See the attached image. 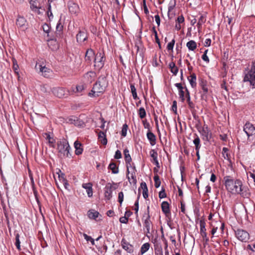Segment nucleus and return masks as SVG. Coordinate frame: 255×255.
I'll return each mask as SVG.
<instances>
[{
    "instance_id": "25",
    "label": "nucleus",
    "mask_w": 255,
    "mask_h": 255,
    "mask_svg": "<svg viewBox=\"0 0 255 255\" xmlns=\"http://www.w3.org/2000/svg\"><path fill=\"white\" fill-rule=\"evenodd\" d=\"M74 147L75 148V154L76 155H80L83 152V148L81 147L82 144L78 140L74 142Z\"/></svg>"
},
{
    "instance_id": "9",
    "label": "nucleus",
    "mask_w": 255,
    "mask_h": 255,
    "mask_svg": "<svg viewBox=\"0 0 255 255\" xmlns=\"http://www.w3.org/2000/svg\"><path fill=\"white\" fill-rule=\"evenodd\" d=\"M198 130L203 140L208 141L211 138L212 134L207 125H204L203 127L198 128Z\"/></svg>"
},
{
    "instance_id": "53",
    "label": "nucleus",
    "mask_w": 255,
    "mask_h": 255,
    "mask_svg": "<svg viewBox=\"0 0 255 255\" xmlns=\"http://www.w3.org/2000/svg\"><path fill=\"white\" fill-rule=\"evenodd\" d=\"M205 19L203 16H201L197 23V25H198V27H199L200 26H201L203 23L205 22Z\"/></svg>"
},
{
    "instance_id": "46",
    "label": "nucleus",
    "mask_w": 255,
    "mask_h": 255,
    "mask_svg": "<svg viewBox=\"0 0 255 255\" xmlns=\"http://www.w3.org/2000/svg\"><path fill=\"white\" fill-rule=\"evenodd\" d=\"M42 28H43L44 32H45L46 33H47L48 35V33L50 32V28L49 25L46 23H44L42 25Z\"/></svg>"
},
{
    "instance_id": "40",
    "label": "nucleus",
    "mask_w": 255,
    "mask_h": 255,
    "mask_svg": "<svg viewBox=\"0 0 255 255\" xmlns=\"http://www.w3.org/2000/svg\"><path fill=\"white\" fill-rule=\"evenodd\" d=\"M153 179H154V183H155V184H154L155 187L156 188H158L160 186V184H161V182H160L159 176L158 175H155L153 177Z\"/></svg>"
},
{
    "instance_id": "60",
    "label": "nucleus",
    "mask_w": 255,
    "mask_h": 255,
    "mask_svg": "<svg viewBox=\"0 0 255 255\" xmlns=\"http://www.w3.org/2000/svg\"><path fill=\"white\" fill-rule=\"evenodd\" d=\"M127 165V172L128 174H129V169L131 168L133 166H134L133 164H131L130 162H126Z\"/></svg>"
},
{
    "instance_id": "61",
    "label": "nucleus",
    "mask_w": 255,
    "mask_h": 255,
    "mask_svg": "<svg viewBox=\"0 0 255 255\" xmlns=\"http://www.w3.org/2000/svg\"><path fill=\"white\" fill-rule=\"evenodd\" d=\"M211 40L210 38H207L205 40L204 42V46L206 47H208L211 45Z\"/></svg>"
},
{
    "instance_id": "64",
    "label": "nucleus",
    "mask_w": 255,
    "mask_h": 255,
    "mask_svg": "<svg viewBox=\"0 0 255 255\" xmlns=\"http://www.w3.org/2000/svg\"><path fill=\"white\" fill-rule=\"evenodd\" d=\"M140 186L143 191H148L147 185L145 182H142L140 184Z\"/></svg>"
},
{
    "instance_id": "7",
    "label": "nucleus",
    "mask_w": 255,
    "mask_h": 255,
    "mask_svg": "<svg viewBox=\"0 0 255 255\" xmlns=\"http://www.w3.org/2000/svg\"><path fill=\"white\" fill-rule=\"evenodd\" d=\"M35 69L40 75L45 78H49L52 74V71L50 68L39 62L36 63Z\"/></svg>"
},
{
    "instance_id": "8",
    "label": "nucleus",
    "mask_w": 255,
    "mask_h": 255,
    "mask_svg": "<svg viewBox=\"0 0 255 255\" xmlns=\"http://www.w3.org/2000/svg\"><path fill=\"white\" fill-rule=\"evenodd\" d=\"M244 131L248 136L249 141L255 138V127L252 124L246 123L244 127Z\"/></svg>"
},
{
    "instance_id": "42",
    "label": "nucleus",
    "mask_w": 255,
    "mask_h": 255,
    "mask_svg": "<svg viewBox=\"0 0 255 255\" xmlns=\"http://www.w3.org/2000/svg\"><path fill=\"white\" fill-rule=\"evenodd\" d=\"M15 240H16V241H15V245L16 247V248L19 251H20L21 250L20 245V242L19 241V235L18 234H16V236H15Z\"/></svg>"
},
{
    "instance_id": "57",
    "label": "nucleus",
    "mask_w": 255,
    "mask_h": 255,
    "mask_svg": "<svg viewBox=\"0 0 255 255\" xmlns=\"http://www.w3.org/2000/svg\"><path fill=\"white\" fill-rule=\"evenodd\" d=\"M184 21V18L182 15L179 16L176 20V22L178 23H182Z\"/></svg>"
},
{
    "instance_id": "13",
    "label": "nucleus",
    "mask_w": 255,
    "mask_h": 255,
    "mask_svg": "<svg viewBox=\"0 0 255 255\" xmlns=\"http://www.w3.org/2000/svg\"><path fill=\"white\" fill-rule=\"evenodd\" d=\"M16 24L18 27L24 30L27 28V23L24 17L18 16L16 19Z\"/></svg>"
},
{
    "instance_id": "12",
    "label": "nucleus",
    "mask_w": 255,
    "mask_h": 255,
    "mask_svg": "<svg viewBox=\"0 0 255 255\" xmlns=\"http://www.w3.org/2000/svg\"><path fill=\"white\" fill-rule=\"evenodd\" d=\"M113 186L111 183H108L104 188L105 198L107 200H110L112 197L113 191Z\"/></svg>"
},
{
    "instance_id": "27",
    "label": "nucleus",
    "mask_w": 255,
    "mask_h": 255,
    "mask_svg": "<svg viewBox=\"0 0 255 255\" xmlns=\"http://www.w3.org/2000/svg\"><path fill=\"white\" fill-rule=\"evenodd\" d=\"M193 142L195 146V150H200L201 146L200 139L196 134H194V139Z\"/></svg>"
},
{
    "instance_id": "33",
    "label": "nucleus",
    "mask_w": 255,
    "mask_h": 255,
    "mask_svg": "<svg viewBox=\"0 0 255 255\" xmlns=\"http://www.w3.org/2000/svg\"><path fill=\"white\" fill-rule=\"evenodd\" d=\"M169 66L170 68L171 72L174 75H176L178 72V68L176 66L175 63L173 62H170L169 64Z\"/></svg>"
},
{
    "instance_id": "19",
    "label": "nucleus",
    "mask_w": 255,
    "mask_h": 255,
    "mask_svg": "<svg viewBox=\"0 0 255 255\" xmlns=\"http://www.w3.org/2000/svg\"><path fill=\"white\" fill-rule=\"evenodd\" d=\"M122 248L128 253H132L133 251V247L128 243L125 239L122 240Z\"/></svg>"
},
{
    "instance_id": "41",
    "label": "nucleus",
    "mask_w": 255,
    "mask_h": 255,
    "mask_svg": "<svg viewBox=\"0 0 255 255\" xmlns=\"http://www.w3.org/2000/svg\"><path fill=\"white\" fill-rule=\"evenodd\" d=\"M138 115L141 119H143L146 116V112L144 108L141 107L138 111Z\"/></svg>"
},
{
    "instance_id": "17",
    "label": "nucleus",
    "mask_w": 255,
    "mask_h": 255,
    "mask_svg": "<svg viewBox=\"0 0 255 255\" xmlns=\"http://www.w3.org/2000/svg\"><path fill=\"white\" fill-rule=\"evenodd\" d=\"M52 92L55 96L60 98L64 97L65 95H67L65 93V90L63 88H54L52 89Z\"/></svg>"
},
{
    "instance_id": "3",
    "label": "nucleus",
    "mask_w": 255,
    "mask_h": 255,
    "mask_svg": "<svg viewBox=\"0 0 255 255\" xmlns=\"http://www.w3.org/2000/svg\"><path fill=\"white\" fill-rule=\"evenodd\" d=\"M57 149L59 156L62 158H70L71 157V148L68 141L63 138L57 143Z\"/></svg>"
},
{
    "instance_id": "18",
    "label": "nucleus",
    "mask_w": 255,
    "mask_h": 255,
    "mask_svg": "<svg viewBox=\"0 0 255 255\" xmlns=\"http://www.w3.org/2000/svg\"><path fill=\"white\" fill-rule=\"evenodd\" d=\"M200 234L203 238L204 240L207 242L209 241L208 238L207 237V234L206 233V229L205 228L206 223L204 220H201L200 221Z\"/></svg>"
},
{
    "instance_id": "62",
    "label": "nucleus",
    "mask_w": 255,
    "mask_h": 255,
    "mask_svg": "<svg viewBox=\"0 0 255 255\" xmlns=\"http://www.w3.org/2000/svg\"><path fill=\"white\" fill-rule=\"evenodd\" d=\"M152 30H153V33L154 34V35H155V38L156 42L159 41V39L158 35H157V31H156V29H155L154 27H153L152 28Z\"/></svg>"
},
{
    "instance_id": "2",
    "label": "nucleus",
    "mask_w": 255,
    "mask_h": 255,
    "mask_svg": "<svg viewBox=\"0 0 255 255\" xmlns=\"http://www.w3.org/2000/svg\"><path fill=\"white\" fill-rule=\"evenodd\" d=\"M108 82L105 76H101L98 81L94 85L91 92L89 93L90 97H99L105 91L108 86Z\"/></svg>"
},
{
    "instance_id": "48",
    "label": "nucleus",
    "mask_w": 255,
    "mask_h": 255,
    "mask_svg": "<svg viewBox=\"0 0 255 255\" xmlns=\"http://www.w3.org/2000/svg\"><path fill=\"white\" fill-rule=\"evenodd\" d=\"M207 52H208V50H206L204 51V54L202 56V59L204 61L206 62L207 63H209V59L208 56L207 55Z\"/></svg>"
},
{
    "instance_id": "31",
    "label": "nucleus",
    "mask_w": 255,
    "mask_h": 255,
    "mask_svg": "<svg viewBox=\"0 0 255 255\" xmlns=\"http://www.w3.org/2000/svg\"><path fill=\"white\" fill-rule=\"evenodd\" d=\"M12 63H13V69L14 71V73L16 74L17 76L18 79L19 78V66L17 64V61L15 59H13L12 60Z\"/></svg>"
},
{
    "instance_id": "36",
    "label": "nucleus",
    "mask_w": 255,
    "mask_h": 255,
    "mask_svg": "<svg viewBox=\"0 0 255 255\" xmlns=\"http://www.w3.org/2000/svg\"><path fill=\"white\" fill-rule=\"evenodd\" d=\"M40 90L42 92L48 95L51 91V88L48 85L45 84L40 86Z\"/></svg>"
},
{
    "instance_id": "16",
    "label": "nucleus",
    "mask_w": 255,
    "mask_h": 255,
    "mask_svg": "<svg viewBox=\"0 0 255 255\" xmlns=\"http://www.w3.org/2000/svg\"><path fill=\"white\" fill-rule=\"evenodd\" d=\"M68 6L69 12L72 14H77L79 11L78 5L73 1H69L68 2Z\"/></svg>"
},
{
    "instance_id": "32",
    "label": "nucleus",
    "mask_w": 255,
    "mask_h": 255,
    "mask_svg": "<svg viewBox=\"0 0 255 255\" xmlns=\"http://www.w3.org/2000/svg\"><path fill=\"white\" fill-rule=\"evenodd\" d=\"M99 214L98 212L94 210H90L88 212V217L91 219H96L98 217Z\"/></svg>"
},
{
    "instance_id": "38",
    "label": "nucleus",
    "mask_w": 255,
    "mask_h": 255,
    "mask_svg": "<svg viewBox=\"0 0 255 255\" xmlns=\"http://www.w3.org/2000/svg\"><path fill=\"white\" fill-rule=\"evenodd\" d=\"M125 159L126 162H130L131 161V158L129 153V151L128 149H125L124 151Z\"/></svg>"
},
{
    "instance_id": "21",
    "label": "nucleus",
    "mask_w": 255,
    "mask_h": 255,
    "mask_svg": "<svg viewBox=\"0 0 255 255\" xmlns=\"http://www.w3.org/2000/svg\"><path fill=\"white\" fill-rule=\"evenodd\" d=\"M147 138L150 144L153 146L156 144V136L150 130L148 131L146 134Z\"/></svg>"
},
{
    "instance_id": "49",
    "label": "nucleus",
    "mask_w": 255,
    "mask_h": 255,
    "mask_svg": "<svg viewBox=\"0 0 255 255\" xmlns=\"http://www.w3.org/2000/svg\"><path fill=\"white\" fill-rule=\"evenodd\" d=\"M124 200V193L123 192L119 193L118 195V201L121 206Z\"/></svg>"
},
{
    "instance_id": "43",
    "label": "nucleus",
    "mask_w": 255,
    "mask_h": 255,
    "mask_svg": "<svg viewBox=\"0 0 255 255\" xmlns=\"http://www.w3.org/2000/svg\"><path fill=\"white\" fill-rule=\"evenodd\" d=\"M84 239L87 241H90L92 245H95V240L90 236H88L86 234H83Z\"/></svg>"
},
{
    "instance_id": "29",
    "label": "nucleus",
    "mask_w": 255,
    "mask_h": 255,
    "mask_svg": "<svg viewBox=\"0 0 255 255\" xmlns=\"http://www.w3.org/2000/svg\"><path fill=\"white\" fill-rule=\"evenodd\" d=\"M127 177L128 179L130 184L132 183L133 184H136V175L135 173H129V174L128 173H127Z\"/></svg>"
},
{
    "instance_id": "20",
    "label": "nucleus",
    "mask_w": 255,
    "mask_h": 255,
    "mask_svg": "<svg viewBox=\"0 0 255 255\" xmlns=\"http://www.w3.org/2000/svg\"><path fill=\"white\" fill-rule=\"evenodd\" d=\"M57 0H48V2L49 3L48 4V10L47 11V14L49 19L53 18V15L52 14V12L51 11V7L52 6H55V1H56Z\"/></svg>"
},
{
    "instance_id": "56",
    "label": "nucleus",
    "mask_w": 255,
    "mask_h": 255,
    "mask_svg": "<svg viewBox=\"0 0 255 255\" xmlns=\"http://www.w3.org/2000/svg\"><path fill=\"white\" fill-rule=\"evenodd\" d=\"M143 127L145 128L148 129V131L150 130V126L149 123L146 121H142Z\"/></svg>"
},
{
    "instance_id": "14",
    "label": "nucleus",
    "mask_w": 255,
    "mask_h": 255,
    "mask_svg": "<svg viewBox=\"0 0 255 255\" xmlns=\"http://www.w3.org/2000/svg\"><path fill=\"white\" fill-rule=\"evenodd\" d=\"M154 244V249L156 255H163L162 246L160 242L157 239H154L152 241Z\"/></svg>"
},
{
    "instance_id": "1",
    "label": "nucleus",
    "mask_w": 255,
    "mask_h": 255,
    "mask_svg": "<svg viewBox=\"0 0 255 255\" xmlns=\"http://www.w3.org/2000/svg\"><path fill=\"white\" fill-rule=\"evenodd\" d=\"M225 185L227 190L232 194H239L244 198H249L250 193L248 187L243 186L240 180H234L231 176L224 177Z\"/></svg>"
},
{
    "instance_id": "24",
    "label": "nucleus",
    "mask_w": 255,
    "mask_h": 255,
    "mask_svg": "<svg viewBox=\"0 0 255 255\" xmlns=\"http://www.w3.org/2000/svg\"><path fill=\"white\" fill-rule=\"evenodd\" d=\"M82 187L87 190V193L88 197H91L93 195L92 184L90 183H84L82 184Z\"/></svg>"
},
{
    "instance_id": "45",
    "label": "nucleus",
    "mask_w": 255,
    "mask_h": 255,
    "mask_svg": "<svg viewBox=\"0 0 255 255\" xmlns=\"http://www.w3.org/2000/svg\"><path fill=\"white\" fill-rule=\"evenodd\" d=\"M128 125L127 124H124L123 126L122 129V135L123 136H126L127 135V130H128Z\"/></svg>"
},
{
    "instance_id": "5",
    "label": "nucleus",
    "mask_w": 255,
    "mask_h": 255,
    "mask_svg": "<svg viewBox=\"0 0 255 255\" xmlns=\"http://www.w3.org/2000/svg\"><path fill=\"white\" fill-rule=\"evenodd\" d=\"M244 82H249L251 85L255 88V59L253 62L251 69L246 74L244 78Z\"/></svg>"
},
{
    "instance_id": "58",
    "label": "nucleus",
    "mask_w": 255,
    "mask_h": 255,
    "mask_svg": "<svg viewBox=\"0 0 255 255\" xmlns=\"http://www.w3.org/2000/svg\"><path fill=\"white\" fill-rule=\"evenodd\" d=\"M114 157L115 159H120L122 157V153L119 150L116 151Z\"/></svg>"
},
{
    "instance_id": "10",
    "label": "nucleus",
    "mask_w": 255,
    "mask_h": 255,
    "mask_svg": "<svg viewBox=\"0 0 255 255\" xmlns=\"http://www.w3.org/2000/svg\"><path fill=\"white\" fill-rule=\"evenodd\" d=\"M236 237L242 242H247L250 239L249 234L245 230L238 229L235 232Z\"/></svg>"
},
{
    "instance_id": "59",
    "label": "nucleus",
    "mask_w": 255,
    "mask_h": 255,
    "mask_svg": "<svg viewBox=\"0 0 255 255\" xmlns=\"http://www.w3.org/2000/svg\"><path fill=\"white\" fill-rule=\"evenodd\" d=\"M46 139L48 140L49 142L51 144H53L54 142V140L51 137L50 134L49 133H46Z\"/></svg>"
},
{
    "instance_id": "37",
    "label": "nucleus",
    "mask_w": 255,
    "mask_h": 255,
    "mask_svg": "<svg viewBox=\"0 0 255 255\" xmlns=\"http://www.w3.org/2000/svg\"><path fill=\"white\" fill-rule=\"evenodd\" d=\"M150 247V244L148 243H146L143 244L140 248V253L141 254H143L146 253Z\"/></svg>"
},
{
    "instance_id": "52",
    "label": "nucleus",
    "mask_w": 255,
    "mask_h": 255,
    "mask_svg": "<svg viewBox=\"0 0 255 255\" xmlns=\"http://www.w3.org/2000/svg\"><path fill=\"white\" fill-rule=\"evenodd\" d=\"M179 96L182 102H183L185 100V95L183 89L179 91Z\"/></svg>"
},
{
    "instance_id": "50",
    "label": "nucleus",
    "mask_w": 255,
    "mask_h": 255,
    "mask_svg": "<svg viewBox=\"0 0 255 255\" xmlns=\"http://www.w3.org/2000/svg\"><path fill=\"white\" fill-rule=\"evenodd\" d=\"M175 1H173V2L172 1H170L169 3V5L168 6V14H169V13L170 11H171L175 7Z\"/></svg>"
},
{
    "instance_id": "15",
    "label": "nucleus",
    "mask_w": 255,
    "mask_h": 255,
    "mask_svg": "<svg viewBox=\"0 0 255 255\" xmlns=\"http://www.w3.org/2000/svg\"><path fill=\"white\" fill-rule=\"evenodd\" d=\"M95 55V53L92 49H88L86 51L85 57L86 62L89 64H91L94 59Z\"/></svg>"
},
{
    "instance_id": "47",
    "label": "nucleus",
    "mask_w": 255,
    "mask_h": 255,
    "mask_svg": "<svg viewBox=\"0 0 255 255\" xmlns=\"http://www.w3.org/2000/svg\"><path fill=\"white\" fill-rule=\"evenodd\" d=\"M175 40L173 39L172 40L171 42L168 43L167 49L168 50H171L173 49L174 44H175Z\"/></svg>"
},
{
    "instance_id": "55",
    "label": "nucleus",
    "mask_w": 255,
    "mask_h": 255,
    "mask_svg": "<svg viewBox=\"0 0 255 255\" xmlns=\"http://www.w3.org/2000/svg\"><path fill=\"white\" fill-rule=\"evenodd\" d=\"M172 110L174 112V113L175 114H177V102L176 101H174L173 102V105L172 106Z\"/></svg>"
},
{
    "instance_id": "28",
    "label": "nucleus",
    "mask_w": 255,
    "mask_h": 255,
    "mask_svg": "<svg viewBox=\"0 0 255 255\" xmlns=\"http://www.w3.org/2000/svg\"><path fill=\"white\" fill-rule=\"evenodd\" d=\"M161 208L162 212L165 214H167L170 213L169 205L167 202L164 201L161 204Z\"/></svg>"
},
{
    "instance_id": "26",
    "label": "nucleus",
    "mask_w": 255,
    "mask_h": 255,
    "mask_svg": "<svg viewBox=\"0 0 255 255\" xmlns=\"http://www.w3.org/2000/svg\"><path fill=\"white\" fill-rule=\"evenodd\" d=\"M98 139L99 141L103 144H107V139L106 138V134L104 131H100L98 134Z\"/></svg>"
},
{
    "instance_id": "44",
    "label": "nucleus",
    "mask_w": 255,
    "mask_h": 255,
    "mask_svg": "<svg viewBox=\"0 0 255 255\" xmlns=\"http://www.w3.org/2000/svg\"><path fill=\"white\" fill-rule=\"evenodd\" d=\"M150 155L152 158L153 160L157 159L158 154L157 151H156L154 149H151L150 151Z\"/></svg>"
},
{
    "instance_id": "23",
    "label": "nucleus",
    "mask_w": 255,
    "mask_h": 255,
    "mask_svg": "<svg viewBox=\"0 0 255 255\" xmlns=\"http://www.w3.org/2000/svg\"><path fill=\"white\" fill-rule=\"evenodd\" d=\"M30 7L33 11L37 12L38 14L40 13L39 10L40 7L39 6V4L37 1L31 0L30 2Z\"/></svg>"
},
{
    "instance_id": "11",
    "label": "nucleus",
    "mask_w": 255,
    "mask_h": 255,
    "mask_svg": "<svg viewBox=\"0 0 255 255\" xmlns=\"http://www.w3.org/2000/svg\"><path fill=\"white\" fill-rule=\"evenodd\" d=\"M88 39V32L85 28L80 29L78 33L76 35L77 41L81 43Z\"/></svg>"
},
{
    "instance_id": "4",
    "label": "nucleus",
    "mask_w": 255,
    "mask_h": 255,
    "mask_svg": "<svg viewBox=\"0 0 255 255\" xmlns=\"http://www.w3.org/2000/svg\"><path fill=\"white\" fill-rule=\"evenodd\" d=\"M149 209V207L148 206L147 208V212L144 213L142 218L144 226V231L147 237H148V234H150V230L152 226V223L150 221Z\"/></svg>"
},
{
    "instance_id": "6",
    "label": "nucleus",
    "mask_w": 255,
    "mask_h": 255,
    "mask_svg": "<svg viewBox=\"0 0 255 255\" xmlns=\"http://www.w3.org/2000/svg\"><path fill=\"white\" fill-rule=\"evenodd\" d=\"M106 57L103 52H99L95 55L94 62L95 68L99 70L104 66Z\"/></svg>"
},
{
    "instance_id": "22",
    "label": "nucleus",
    "mask_w": 255,
    "mask_h": 255,
    "mask_svg": "<svg viewBox=\"0 0 255 255\" xmlns=\"http://www.w3.org/2000/svg\"><path fill=\"white\" fill-rule=\"evenodd\" d=\"M186 97L187 98V102L188 105V107L189 109H190L191 111L193 112V111L194 110L195 108V105L191 101V98L190 96L189 92L187 90V88H186Z\"/></svg>"
},
{
    "instance_id": "34",
    "label": "nucleus",
    "mask_w": 255,
    "mask_h": 255,
    "mask_svg": "<svg viewBox=\"0 0 255 255\" xmlns=\"http://www.w3.org/2000/svg\"><path fill=\"white\" fill-rule=\"evenodd\" d=\"M189 83L192 88H194L196 86V76L195 74L193 73L190 76V78L189 79Z\"/></svg>"
},
{
    "instance_id": "54",
    "label": "nucleus",
    "mask_w": 255,
    "mask_h": 255,
    "mask_svg": "<svg viewBox=\"0 0 255 255\" xmlns=\"http://www.w3.org/2000/svg\"><path fill=\"white\" fill-rule=\"evenodd\" d=\"M128 219L126 216L122 217L120 218V222L121 223L127 224L128 223Z\"/></svg>"
},
{
    "instance_id": "63",
    "label": "nucleus",
    "mask_w": 255,
    "mask_h": 255,
    "mask_svg": "<svg viewBox=\"0 0 255 255\" xmlns=\"http://www.w3.org/2000/svg\"><path fill=\"white\" fill-rule=\"evenodd\" d=\"M77 92H81L84 90L83 85H78L76 87Z\"/></svg>"
},
{
    "instance_id": "51",
    "label": "nucleus",
    "mask_w": 255,
    "mask_h": 255,
    "mask_svg": "<svg viewBox=\"0 0 255 255\" xmlns=\"http://www.w3.org/2000/svg\"><path fill=\"white\" fill-rule=\"evenodd\" d=\"M166 197V194L165 192V190L162 188V190L159 193V198L160 199L165 198Z\"/></svg>"
},
{
    "instance_id": "35",
    "label": "nucleus",
    "mask_w": 255,
    "mask_h": 255,
    "mask_svg": "<svg viewBox=\"0 0 255 255\" xmlns=\"http://www.w3.org/2000/svg\"><path fill=\"white\" fill-rule=\"evenodd\" d=\"M109 168L112 170L113 174H117L119 173V169L116 163L114 162L111 163L109 165Z\"/></svg>"
},
{
    "instance_id": "30",
    "label": "nucleus",
    "mask_w": 255,
    "mask_h": 255,
    "mask_svg": "<svg viewBox=\"0 0 255 255\" xmlns=\"http://www.w3.org/2000/svg\"><path fill=\"white\" fill-rule=\"evenodd\" d=\"M186 46L189 50L194 51L197 47V44L195 41L192 40L187 43Z\"/></svg>"
},
{
    "instance_id": "39",
    "label": "nucleus",
    "mask_w": 255,
    "mask_h": 255,
    "mask_svg": "<svg viewBox=\"0 0 255 255\" xmlns=\"http://www.w3.org/2000/svg\"><path fill=\"white\" fill-rule=\"evenodd\" d=\"M64 175L62 174L61 176L59 175V177L60 178V180L62 181L63 183V184L66 189L69 190L68 188V187L69 186V184L68 182V181L64 177Z\"/></svg>"
}]
</instances>
